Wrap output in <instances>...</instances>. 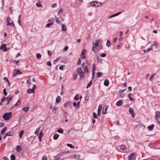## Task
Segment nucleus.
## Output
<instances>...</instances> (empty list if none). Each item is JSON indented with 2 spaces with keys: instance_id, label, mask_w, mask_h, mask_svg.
<instances>
[{
  "instance_id": "50",
  "label": "nucleus",
  "mask_w": 160,
  "mask_h": 160,
  "mask_svg": "<svg viewBox=\"0 0 160 160\" xmlns=\"http://www.w3.org/2000/svg\"><path fill=\"white\" fill-rule=\"evenodd\" d=\"M36 57L38 59H39L41 58V55L40 54L38 53L37 54Z\"/></svg>"
},
{
  "instance_id": "25",
  "label": "nucleus",
  "mask_w": 160,
  "mask_h": 160,
  "mask_svg": "<svg viewBox=\"0 0 160 160\" xmlns=\"http://www.w3.org/2000/svg\"><path fill=\"white\" fill-rule=\"evenodd\" d=\"M152 49V47L151 46V47L150 48H148L147 50H143V51L145 53H148Z\"/></svg>"
},
{
  "instance_id": "47",
  "label": "nucleus",
  "mask_w": 160,
  "mask_h": 160,
  "mask_svg": "<svg viewBox=\"0 0 160 160\" xmlns=\"http://www.w3.org/2000/svg\"><path fill=\"white\" fill-rule=\"evenodd\" d=\"M74 99H75L76 101H77L79 99V98L78 97V94H77L75 97H74Z\"/></svg>"
},
{
  "instance_id": "19",
  "label": "nucleus",
  "mask_w": 160,
  "mask_h": 160,
  "mask_svg": "<svg viewBox=\"0 0 160 160\" xmlns=\"http://www.w3.org/2000/svg\"><path fill=\"white\" fill-rule=\"evenodd\" d=\"M154 126V125L152 124L151 125L148 126L147 127V128L148 130L150 131H152L153 129Z\"/></svg>"
},
{
  "instance_id": "14",
  "label": "nucleus",
  "mask_w": 160,
  "mask_h": 160,
  "mask_svg": "<svg viewBox=\"0 0 160 160\" xmlns=\"http://www.w3.org/2000/svg\"><path fill=\"white\" fill-rule=\"evenodd\" d=\"M12 99V96L11 95L9 96L7 98V100L8 101L7 103V105H8L9 103V102Z\"/></svg>"
},
{
  "instance_id": "41",
  "label": "nucleus",
  "mask_w": 160,
  "mask_h": 160,
  "mask_svg": "<svg viewBox=\"0 0 160 160\" xmlns=\"http://www.w3.org/2000/svg\"><path fill=\"white\" fill-rule=\"evenodd\" d=\"M43 132L42 131H41L39 133L38 137L42 138L43 137Z\"/></svg>"
},
{
  "instance_id": "42",
  "label": "nucleus",
  "mask_w": 160,
  "mask_h": 160,
  "mask_svg": "<svg viewBox=\"0 0 160 160\" xmlns=\"http://www.w3.org/2000/svg\"><path fill=\"white\" fill-rule=\"evenodd\" d=\"M92 81H91L89 82L88 83V85L87 86L86 88H88L90 87L91 86V85L92 84Z\"/></svg>"
},
{
  "instance_id": "1",
  "label": "nucleus",
  "mask_w": 160,
  "mask_h": 160,
  "mask_svg": "<svg viewBox=\"0 0 160 160\" xmlns=\"http://www.w3.org/2000/svg\"><path fill=\"white\" fill-rule=\"evenodd\" d=\"M87 65L89 66L90 65V63L87 60H86L85 61V62H83L82 63V68L83 70V71H82L81 67L78 68H77L76 70L78 74L80 76V79L82 78H83V79L84 77V73L87 74L88 72Z\"/></svg>"
},
{
  "instance_id": "16",
  "label": "nucleus",
  "mask_w": 160,
  "mask_h": 160,
  "mask_svg": "<svg viewBox=\"0 0 160 160\" xmlns=\"http://www.w3.org/2000/svg\"><path fill=\"white\" fill-rule=\"evenodd\" d=\"M61 100V98L60 96H58L56 99L55 102L57 103H59Z\"/></svg>"
},
{
  "instance_id": "37",
  "label": "nucleus",
  "mask_w": 160,
  "mask_h": 160,
  "mask_svg": "<svg viewBox=\"0 0 160 160\" xmlns=\"http://www.w3.org/2000/svg\"><path fill=\"white\" fill-rule=\"evenodd\" d=\"M102 75V74L101 72H98L96 73V76L97 77H100Z\"/></svg>"
},
{
  "instance_id": "23",
  "label": "nucleus",
  "mask_w": 160,
  "mask_h": 160,
  "mask_svg": "<svg viewBox=\"0 0 160 160\" xmlns=\"http://www.w3.org/2000/svg\"><path fill=\"white\" fill-rule=\"evenodd\" d=\"M104 107H103L102 108V113L103 114H106V111H107L108 108V107H107V106L105 107V110H104Z\"/></svg>"
},
{
  "instance_id": "34",
  "label": "nucleus",
  "mask_w": 160,
  "mask_h": 160,
  "mask_svg": "<svg viewBox=\"0 0 160 160\" xmlns=\"http://www.w3.org/2000/svg\"><path fill=\"white\" fill-rule=\"evenodd\" d=\"M57 132L62 134L63 133V131L62 128H60L58 130Z\"/></svg>"
},
{
  "instance_id": "12",
  "label": "nucleus",
  "mask_w": 160,
  "mask_h": 160,
  "mask_svg": "<svg viewBox=\"0 0 160 160\" xmlns=\"http://www.w3.org/2000/svg\"><path fill=\"white\" fill-rule=\"evenodd\" d=\"M80 155H74L73 156H71L70 157V158L71 159H78L80 158Z\"/></svg>"
},
{
  "instance_id": "55",
  "label": "nucleus",
  "mask_w": 160,
  "mask_h": 160,
  "mask_svg": "<svg viewBox=\"0 0 160 160\" xmlns=\"http://www.w3.org/2000/svg\"><path fill=\"white\" fill-rule=\"evenodd\" d=\"M3 92L4 96H6L7 95V93L6 92V89H4L3 90Z\"/></svg>"
},
{
  "instance_id": "22",
  "label": "nucleus",
  "mask_w": 160,
  "mask_h": 160,
  "mask_svg": "<svg viewBox=\"0 0 160 160\" xmlns=\"http://www.w3.org/2000/svg\"><path fill=\"white\" fill-rule=\"evenodd\" d=\"M109 84V82L108 80H105L104 82V85L106 86H108Z\"/></svg>"
},
{
  "instance_id": "32",
  "label": "nucleus",
  "mask_w": 160,
  "mask_h": 160,
  "mask_svg": "<svg viewBox=\"0 0 160 160\" xmlns=\"http://www.w3.org/2000/svg\"><path fill=\"white\" fill-rule=\"evenodd\" d=\"M111 45V42L109 40H107L106 42V46L108 47H109Z\"/></svg>"
},
{
  "instance_id": "40",
  "label": "nucleus",
  "mask_w": 160,
  "mask_h": 160,
  "mask_svg": "<svg viewBox=\"0 0 160 160\" xmlns=\"http://www.w3.org/2000/svg\"><path fill=\"white\" fill-rule=\"evenodd\" d=\"M24 133V131L23 130H22L20 131L19 134V137L20 138H21L22 137V134Z\"/></svg>"
},
{
  "instance_id": "57",
  "label": "nucleus",
  "mask_w": 160,
  "mask_h": 160,
  "mask_svg": "<svg viewBox=\"0 0 160 160\" xmlns=\"http://www.w3.org/2000/svg\"><path fill=\"white\" fill-rule=\"evenodd\" d=\"M42 160H47V157L46 156H44L42 159Z\"/></svg>"
},
{
  "instance_id": "52",
  "label": "nucleus",
  "mask_w": 160,
  "mask_h": 160,
  "mask_svg": "<svg viewBox=\"0 0 160 160\" xmlns=\"http://www.w3.org/2000/svg\"><path fill=\"white\" fill-rule=\"evenodd\" d=\"M62 112L63 113V114H65L66 117L67 115V112L66 111L64 110L63 109H62Z\"/></svg>"
},
{
  "instance_id": "17",
  "label": "nucleus",
  "mask_w": 160,
  "mask_h": 160,
  "mask_svg": "<svg viewBox=\"0 0 160 160\" xmlns=\"http://www.w3.org/2000/svg\"><path fill=\"white\" fill-rule=\"evenodd\" d=\"M14 133L13 132L11 131L6 133V136H12L13 135Z\"/></svg>"
},
{
  "instance_id": "30",
  "label": "nucleus",
  "mask_w": 160,
  "mask_h": 160,
  "mask_svg": "<svg viewBox=\"0 0 160 160\" xmlns=\"http://www.w3.org/2000/svg\"><path fill=\"white\" fill-rule=\"evenodd\" d=\"M120 149L122 151L124 150L126 148V146L125 145L122 144L120 146Z\"/></svg>"
},
{
  "instance_id": "54",
  "label": "nucleus",
  "mask_w": 160,
  "mask_h": 160,
  "mask_svg": "<svg viewBox=\"0 0 160 160\" xmlns=\"http://www.w3.org/2000/svg\"><path fill=\"white\" fill-rule=\"evenodd\" d=\"M27 83H29L30 85H31V81H30V78H28L27 80Z\"/></svg>"
},
{
  "instance_id": "44",
  "label": "nucleus",
  "mask_w": 160,
  "mask_h": 160,
  "mask_svg": "<svg viewBox=\"0 0 160 160\" xmlns=\"http://www.w3.org/2000/svg\"><path fill=\"white\" fill-rule=\"evenodd\" d=\"M10 158L12 160H15V157L13 154L11 155Z\"/></svg>"
},
{
  "instance_id": "64",
  "label": "nucleus",
  "mask_w": 160,
  "mask_h": 160,
  "mask_svg": "<svg viewBox=\"0 0 160 160\" xmlns=\"http://www.w3.org/2000/svg\"><path fill=\"white\" fill-rule=\"evenodd\" d=\"M4 125V123L3 122H1L0 123V127H3Z\"/></svg>"
},
{
  "instance_id": "51",
  "label": "nucleus",
  "mask_w": 160,
  "mask_h": 160,
  "mask_svg": "<svg viewBox=\"0 0 160 160\" xmlns=\"http://www.w3.org/2000/svg\"><path fill=\"white\" fill-rule=\"evenodd\" d=\"M64 67L65 66L64 65H61L59 67V69L61 70H63V67Z\"/></svg>"
},
{
  "instance_id": "39",
  "label": "nucleus",
  "mask_w": 160,
  "mask_h": 160,
  "mask_svg": "<svg viewBox=\"0 0 160 160\" xmlns=\"http://www.w3.org/2000/svg\"><path fill=\"white\" fill-rule=\"evenodd\" d=\"M61 58L60 57H57L56 59L54 61V64L55 63V62H57Z\"/></svg>"
},
{
  "instance_id": "4",
  "label": "nucleus",
  "mask_w": 160,
  "mask_h": 160,
  "mask_svg": "<svg viewBox=\"0 0 160 160\" xmlns=\"http://www.w3.org/2000/svg\"><path fill=\"white\" fill-rule=\"evenodd\" d=\"M86 52V50L84 48L83 49L80 55V58H81L83 59H85L87 57L85 55V53Z\"/></svg>"
},
{
  "instance_id": "38",
  "label": "nucleus",
  "mask_w": 160,
  "mask_h": 160,
  "mask_svg": "<svg viewBox=\"0 0 160 160\" xmlns=\"http://www.w3.org/2000/svg\"><path fill=\"white\" fill-rule=\"evenodd\" d=\"M40 127H39L38 128H37L36 129L35 132H34V133L35 134H36L37 135H38V132H39V129H40Z\"/></svg>"
},
{
  "instance_id": "11",
  "label": "nucleus",
  "mask_w": 160,
  "mask_h": 160,
  "mask_svg": "<svg viewBox=\"0 0 160 160\" xmlns=\"http://www.w3.org/2000/svg\"><path fill=\"white\" fill-rule=\"evenodd\" d=\"M6 48V45L5 44H3L1 45L0 49L1 50H2L4 49L3 51H6L7 50V49Z\"/></svg>"
},
{
  "instance_id": "5",
  "label": "nucleus",
  "mask_w": 160,
  "mask_h": 160,
  "mask_svg": "<svg viewBox=\"0 0 160 160\" xmlns=\"http://www.w3.org/2000/svg\"><path fill=\"white\" fill-rule=\"evenodd\" d=\"M99 41L100 40L99 39H97L96 40L94 44L93 45L92 47V50L93 52L95 51L94 49L98 47Z\"/></svg>"
},
{
  "instance_id": "8",
  "label": "nucleus",
  "mask_w": 160,
  "mask_h": 160,
  "mask_svg": "<svg viewBox=\"0 0 160 160\" xmlns=\"http://www.w3.org/2000/svg\"><path fill=\"white\" fill-rule=\"evenodd\" d=\"M155 118L156 120L158 121H159V120L160 119V112L159 111H157L155 112Z\"/></svg>"
},
{
  "instance_id": "21",
  "label": "nucleus",
  "mask_w": 160,
  "mask_h": 160,
  "mask_svg": "<svg viewBox=\"0 0 160 160\" xmlns=\"http://www.w3.org/2000/svg\"><path fill=\"white\" fill-rule=\"evenodd\" d=\"M122 104V100H119L116 103V105L118 106L121 105Z\"/></svg>"
},
{
  "instance_id": "53",
  "label": "nucleus",
  "mask_w": 160,
  "mask_h": 160,
  "mask_svg": "<svg viewBox=\"0 0 160 160\" xmlns=\"http://www.w3.org/2000/svg\"><path fill=\"white\" fill-rule=\"evenodd\" d=\"M93 117L95 118H97L98 116H97V115L96 114V113L93 112Z\"/></svg>"
},
{
  "instance_id": "49",
  "label": "nucleus",
  "mask_w": 160,
  "mask_h": 160,
  "mask_svg": "<svg viewBox=\"0 0 160 160\" xmlns=\"http://www.w3.org/2000/svg\"><path fill=\"white\" fill-rule=\"evenodd\" d=\"M63 12V10L62 9V8L60 9L59 10V11L58 12V15L62 13Z\"/></svg>"
},
{
  "instance_id": "56",
  "label": "nucleus",
  "mask_w": 160,
  "mask_h": 160,
  "mask_svg": "<svg viewBox=\"0 0 160 160\" xmlns=\"http://www.w3.org/2000/svg\"><path fill=\"white\" fill-rule=\"evenodd\" d=\"M52 23H48L46 25V26L47 27H49L51 25H52Z\"/></svg>"
},
{
  "instance_id": "28",
  "label": "nucleus",
  "mask_w": 160,
  "mask_h": 160,
  "mask_svg": "<svg viewBox=\"0 0 160 160\" xmlns=\"http://www.w3.org/2000/svg\"><path fill=\"white\" fill-rule=\"evenodd\" d=\"M22 110L25 112H27L29 110V108L28 107H24L22 108Z\"/></svg>"
},
{
  "instance_id": "20",
  "label": "nucleus",
  "mask_w": 160,
  "mask_h": 160,
  "mask_svg": "<svg viewBox=\"0 0 160 160\" xmlns=\"http://www.w3.org/2000/svg\"><path fill=\"white\" fill-rule=\"evenodd\" d=\"M55 18L56 19V23L59 24H61V22L59 20V18L57 17L56 16H55Z\"/></svg>"
},
{
  "instance_id": "13",
  "label": "nucleus",
  "mask_w": 160,
  "mask_h": 160,
  "mask_svg": "<svg viewBox=\"0 0 160 160\" xmlns=\"http://www.w3.org/2000/svg\"><path fill=\"white\" fill-rule=\"evenodd\" d=\"M71 105V101L66 102L64 104V106L65 108L67 107L70 106Z\"/></svg>"
},
{
  "instance_id": "10",
  "label": "nucleus",
  "mask_w": 160,
  "mask_h": 160,
  "mask_svg": "<svg viewBox=\"0 0 160 160\" xmlns=\"http://www.w3.org/2000/svg\"><path fill=\"white\" fill-rule=\"evenodd\" d=\"M129 112L132 115V118H134V117L135 113L133 109L131 108H129Z\"/></svg>"
},
{
  "instance_id": "18",
  "label": "nucleus",
  "mask_w": 160,
  "mask_h": 160,
  "mask_svg": "<svg viewBox=\"0 0 160 160\" xmlns=\"http://www.w3.org/2000/svg\"><path fill=\"white\" fill-rule=\"evenodd\" d=\"M102 108V105H99L98 106V116H100L99 114L101 112Z\"/></svg>"
},
{
  "instance_id": "35",
  "label": "nucleus",
  "mask_w": 160,
  "mask_h": 160,
  "mask_svg": "<svg viewBox=\"0 0 160 160\" xmlns=\"http://www.w3.org/2000/svg\"><path fill=\"white\" fill-rule=\"evenodd\" d=\"M21 103V101L19 99L18 100V102L14 104V106H19Z\"/></svg>"
},
{
  "instance_id": "45",
  "label": "nucleus",
  "mask_w": 160,
  "mask_h": 160,
  "mask_svg": "<svg viewBox=\"0 0 160 160\" xmlns=\"http://www.w3.org/2000/svg\"><path fill=\"white\" fill-rule=\"evenodd\" d=\"M57 110V108L55 107H54L53 108L52 111L54 114H55Z\"/></svg>"
},
{
  "instance_id": "9",
  "label": "nucleus",
  "mask_w": 160,
  "mask_h": 160,
  "mask_svg": "<svg viewBox=\"0 0 160 160\" xmlns=\"http://www.w3.org/2000/svg\"><path fill=\"white\" fill-rule=\"evenodd\" d=\"M135 154L134 153L131 154L128 157V159L130 160H134L135 158Z\"/></svg>"
},
{
  "instance_id": "24",
  "label": "nucleus",
  "mask_w": 160,
  "mask_h": 160,
  "mask_svg": "<svg viewBox=\"0 0 160 160\" xmlns=\"http://www.w3.org/2000/svg\"><path fill=\"white\" fill-rule=\"evenodd\" d=\"M27 92L28 93H34V91L32 89L29 88L27 90Z\"/></svg>"
},
{
  "instance_id": "29",
  "label": "nucleus",
  "mask_w": 160,
  "mask_h": 160,
  "mask_svg": "<svg viewBox=\"0 0 160 160\" xmlns=\"http://www.w3.org/2000/svg\"><path fill=\"white\" fill-rule=\"evenodd\" d=\"M59 137V135L56 133L54 134L53 136V139L55 140H57Z\"/></svg>"
},
{
  "instance_id": "59",
  "label": "nucleus",
  "mask_w": 160,
  "mask_h": 160,
  "mask_svg": "<svg viewBox=\"0 0 160 160\" xmlns=\"http://www.w3.org/2000/svg\"><path fill=\"white\" fill-rule=\"evenodd\" d=\"M7 100V98L5 97H3L1 100L2 102L3 101H5L6 100Z\"/></svg>"
},
{
  "instance_id": "3",
  "label": "nucleus",
  "mask_w": 160,
  "mask_h": 160,
  "mask_svg": "<svg viewBox=\"0 0 160 160\" xmlns=\"http://www.w3.org/2000/svg\"><path fill=\"white\" fill-rule=\"evenodd\" d=\"M91 5L95 7H100L102 5V3L97 1H93L91 2Z\"/></svg>"
},
{
  "instance_id": "46",
  "label": "nucleus",
  "mask_w": 160,
  "mask_h": 160,
  "mask_svg": "<svg viewBox=\"0 0 160 160\" xmlns=\"http://www.w3.org/2000/svg\"><path fill=\"white\" fill-rule=\"evenodd\" d=\"M10 21V18L9 17H8L7 18L6 22L7 24H9L10 23L9 22Z\"/></svg>"
},
{
  "instance_id": "2",
  "label": "nucleus",
  "mask_w": 160,
  "mask_h": 160,
  "mask_svg": "<svg viewBox=\"0 0 160 160\" xmlns=\"http://www.w3.org/2000/svg\"><path fill=\"white\" fill-rule=\"evenodd\" d=\"M12 116V112L6 113L3 116V119L5 120L8 121L11 118Z\"/></svg>"
},
{
  "instance_id": "48",
  "label": "nucleus",
  "mask_w": 160,
  "mask_h": 160,
  "mask_svg": "<svg viewBox=\"0 0 160 160\" xmlns=\"http://www.w3.org/2000/svg\"><path fill=\"white\" fill-rule=\"evenodd\" d=\"M36 6L38 7H42V5L39 3H37L36 4Z\"/></svg>"
},
{
  "instance_id": "15",
  "label": "nucleus",
  "mask_w": 160,
  "mask_h": 160,
  "mask_svg": "<svg viewBox=\"0 0 160 160\" xmlns=\"http://www.w3.org/2000/svg\"><path fill=\"white\" fill-rule=\"evenodd\" d=\"M69 152H63L61 153H60L59 154H58L56 156V157H60V156H63V155L66 154V153H68Z\"/></svg>"
},
{
  "instance_id": "36",
  "label": "nucleus",
  "mask_w": 160,
  "mask_h": 160,
  "mask_svg": "<svg viewBox=\"0 0 160 160\" xmlns=\"http://www.w3.org/2000/svg\"><path fill=\"white\" fill-rule=\"evenodd\" d=\"M153 46H154L156 48H157L158 47V44L156 42H153V44L152 45H151V47H152V48Z\"/></svg>"
},
{
  "instance_id": "43",
  "label": "nucleus",
  "mask_w": 160,
  "mask_h": 160,
  "mask_svg": "<svg viewBox=\"0 0 160 160\" xmlns=\"http://www.w3.org/2000/svg\"><path fill=\"white\" fill-rule=\"evenodd\" d=\"M7 26L10 25L12 27H14V24L13 21H12L11 23H10L9 24H7Z\"/></svg>"
},
{
  "instance_id": "61",
  "label": "nucleus",
  "mask_w": 160,
  "mask_h": 160,
  "mask_svg": "<svg viewBox=\"0 0 160 160\" xmlns=\"http://www.w3.org/2000/svg\"><path fill=\"white\" fill-rule=\"evenodd\" d=\"M121 13V12H118L115 14H114V17L120 15Z\"/></svg>"
},
{
  "instance_id": "62",
  "label": "nucleus",
  "mask_w": 160,
  "mask_h": 160,
  "mask_svg": "<svg viewBox=\"0 0 160 160\" xmlns=\"http://www.w3.org/2000/svg\"><path fill=\"white\" fill-rule=\"evenodd\" d=\"M155 74H153L149 78V80L150 81H151L152 80V78L154 77Z\"/></svg>"
},
{
  "instance_id": "27",
  "label": "nucleus",
  "mask_w": 160,
  "mask_h": 160,
  "mask_svg": "<svg viewBox=\"0 0 160 160\" xmlns=\"http://www.w3.org/2000/svg\"><path fill=\"white\" fill-rule=\"evenodd\" d=\"M7 129V128L6 127H4L3 129H2L1 131V133L2 134H3L6 131Z\"/></svg>"
},
{
  "instance_id": "60",
  "label": "nucleus",
  "mask_w": 160,
  "mask_h": 160,
  "mask_svg": "<svg viewBox=\"0 0 160 160\" xmlns=\"http://www.w3.org/2000/svg\"><path fill=\"white\" fill-rule=\"evenodd\" d=\"M73 78V79L75 80L77 78V75L75 73L74 74Z\"/></svg>"
},
{
  "instance_id": "26",
  "label": "nucleus",
  "mask_w": 160,
  "mask_h": 160,
  "mask_svg": "<svg viewBox=\"0 0 160 160\" xmlns=\"http://www.w3.org/2000/svg\"><path fill=\"white\" fill-rule=\"evenodd\" d=\"M62 30L63 31H65L67 30V28L65 26L64 24H62Z\"/></svg>"
},
{
  "instance_id": "6",
  "label": "nucleus",
  "mask_w": 160,
  "mask_h": 160,
  "mask_svg": "<svg viewBox=\"0 0 160 160\" xmlns=\"http://www.w3.org/2000/svg\"><path fill=\"white\" fill-rule=\"evenodd\" d=\"M96 68L95 65V63H93L92 66V79H93L94 77L95 74V70Z\"/></svg>"
},
{
  "instance_id": "7",
  "label": "nucleus",
  "mask_w": 160,
  "mask_h": 160,
  "mask_svg": "<svg viewBox=\"0 0 160 160\" xmlns=\"http://www.w3.org/2000/svg\"><path fill=\"white\" fill-rule=\"evenodd\" d=\"M22 73V72H21L19 69L15 70L13 72L12 76L13 77H15L17 74H21Z\"/></svg>"
},
{
  "instance_id": "58",
  "label": "nucleus",
  "mask_w": 160,
  "mask_h": 160,
  "mask_svg": "<svg viewBox=\"0 0 160 160\" xmlns=\"http://www.w3.org/2000/svg\"><path fill=\"white\" fill-rule=\"evenodd\" d=\"M106 56V54L105 53H102L101 54L100 56L102 57H104Z\"/></svg>"
},
{
  "instance_id": "33",
  "label": "nucleus",
  "mask_w": 160,
  "mask_h": 160,
  "mask_svg": "<svg viewBox=\"0 0 160 160\" xmlns=\"http://www.w3.org/2000/svg\"><path fill=\"white\" fill-rule=\"evenodd\" d=\"M67 146L73 149L74 148V146H73V145H72L71 144L68 143L67 144Z\"/></svg>"
},
{
  "instance_id": "31",
  "label": "nucleus",
  "mask_w": 160,
  "mask_h": 160,
  "mask_svg": "<svg viewBox=\"0 0 160 160\" xmlns=\"http://www.w3.org/2000/svg\"><path fill=\"white\" fill-rule=\"evenodd\" d=\"M21 150V148L20 146L18 145L17 147V151L19 152Z\"/></svg>"
},
{
  "instance_id": "63",
  "label": "nucleus",
  "mask_w": 160,
  "mask_h": 160,
  "mask_svg": "<svg viewBox=\"0 0 160 160\" xmlns=\"http://www.w3.org/2000/svg\"><path fill=\"white\" fill-rule=\"evenodd\" d=\"M48 54L49 56H51V55L52 54V53H51V52L50 51L48 50Z\"/></svg>"
}]
</instances>
